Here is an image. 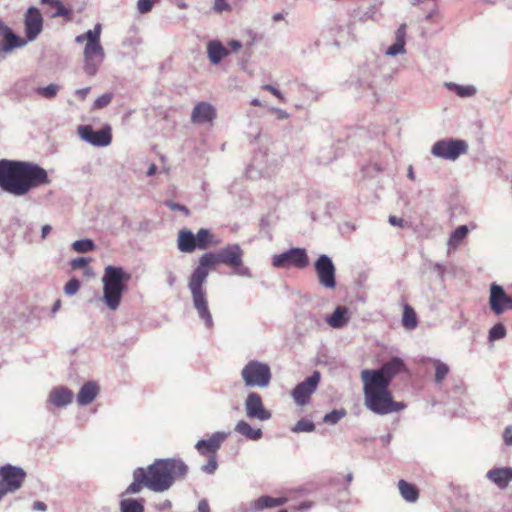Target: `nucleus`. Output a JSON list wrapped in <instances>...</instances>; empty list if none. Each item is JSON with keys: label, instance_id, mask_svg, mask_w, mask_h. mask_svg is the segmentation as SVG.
<instances>
[{"label": "nucleus", "instance_id": "1", "mask_svg": "<svg viewBox=\"0 0 512 512\" xmlns=\"http://www.w3.org/2000/svg\"><path fill=\"white\" fill-rule=\"evenodd\" d=\"M243 256L244 251L237 243L227 244L216 253L206 252L200 257L198 266L189 277L188 289L191 293L193 306L198 317L208 329H211L214 325L205 289L209 271L215 265L223 264L232 269L233 275L252 278L251 269L244 264Z\"/></svg>", "mask_w": 512, "mask_h": 512}, {"label": "nucleus", "instance_id": "2", "mask_svg": "<svg viewBox=\"0 0 512 512\" xmlns=\"http://www.w3.org/2000/svg\"><path fill=\"white\" fill-rule=\"evenodd\" d=\"M50 183L47 171L37 163L0 160V189L9 195L23 197L33 189Z\"/></svg>", "mask_w": 512, "mask_h": 512}, {"label": "nucleus", "instance_id": "3", "mask_svg": "<svg viewBox=\"0 0 512 512\" xmlns=\"http://www.w3.org/2000/svg\"><path fill=\"white\" fill-rule=\"evenodd\" d=\"M188 466L179 458L156 459L147 469V488L153 492H164L178 479L188 473Z\"/></svg>", "mask_w": 512, "mask_h": 512}, {"label": "nucleus", "instance_id": "4", "mask_svg": "<svg viewBox=\"0 0 512 512\" xmlns=\"http://www.w3.org/2000/svg\"><path fill=\"white\" fill-rule=\"evenodd\" d=\"M364 384L365 406L375 414L386 415L403 410L406 405L392 399L389 387L368 378H361Z\"/></svg>", "mask_w": 512, "mask_h": 512}, {"label": "nucleus", "instance_id": "5", "mask_svg": "<svg viewBox=\"0 0 512 512\" xmlns=\"http://www.w3.org/2000/svg\"><path fill=\"white\" fill-rule=\"evenodd\" d=\"M102 25L97 23L93 29L77 35L75 42L82 44L86 42L83 50V70L90 76H95L105 59V51L101 45L100 38Z\"/></svg>", "mask_w": 512, "mask_h": 512}, {"label": "nucleus", "instance_id": "6", "mask_svg": "<svg viewBox=\"0 0 512 512\" xmlns=\"http://www.w3.org/2000/svg\"><path fill=\"white\" fill-rule=\"evenodd\" d=\"M131 276L122 267L109 265L105 268L102 277L103 301L111 310H116L126 290V283Z\"/></svg>", "mask_w": 512, "mask_h": 512}, {"label": "nucleus", "instance_id": "7", "mask_svg": "<svg viewBox=\"0 0 512 512\" xmlns=\"http://www.w3.org/2000/svg\"><path fill=\"white\" fill-rule=\"evenodd\" d=\"M407 370L404 361L399 357H392L385 362L379 369H365L361 372V378H368L379 382L385 386L390 385L391 381L398 374Z\"/></svg>", "mask_w": 512, "mask_h": 512}, {"label": "nucleus", "instance_id": "8", "mask_svg": "<svg viewBox=\"0 0 512 512\" xmlns=\"http://www.w3.org/2000/svg\"><path fill=\"white\" fill-rule=\"evenodd\" d=\"M241 377L246 387H267L271 381V370L268 364L258 360H250L242 369Z\"/></svg>", "mask_w": 512, "mask_h": 512}, {"label": "nucleus", "instance_id": "9", "mask_svg": "<svg viewBox=\"0 0 512 512\" xmlns=\"http://www.w3.org/2000/svg\"><path fill=\"white\" fill-rule=\"evenodd\" d=\"M26 478V472L19 466L5 464L0 467V501L2 498L19 490Z\"/></svg>", "mask_w": 512, "mask_h": 512}, {"label": "nucleus", "instance_id": "10", "mask_svg": "<svg viewBox=\"0 0 512 512\" xmlns=\"http://www.w3.org/2000/svg\"><path fill=\"white\" fill-rule=\"evenodd\" d=\"M468 151V144L462 139L446 138L436 141L432 148L431 154L434 157L455 161L461 155Z\"/></svg>", "mask_w": 512, "mask_h": 512}, {"label": "nucleus", "instance_id": "11", "mask_svg": "<svg viewBox=\"0 0 512 512\" xmlns=\"http://www.w3.org/2000/svg\"><path fill=\"white\" fill-rule=\"evenodd\" d=\"M309 265V258L304 248L293 247L289 250L275 254L272 257V266L275 268L295 267L304 269Z\"/></svg>", "mask_w": 512, "mask_h": 512}, {"label": "nucleus", "instance_id": "12", "mask_svg": "<svg viewBox=\"0 0 512 512\" xmlns=\"http://www.w3.org/2000/svg\"><path fill=\"white\" fill-rule=\"evenodd\" d=\"M314 268L319 284L326 289H335L337 285L336 267L332 259L328 255L322 254L315 261Z\"/></svg>", "mask_w": 512, "mask_h": 512}, {"label": "nucleus", "instance_id": "13", "mask_svg": "<svg viewBox=\"0 0 512 512\" xmlns=\"http://www.w3.org/2000/svg\"><path fill=\"white\" fill-rule=\"evenodd\" d=\"M78 134L81 139L95 147H106L112 141L111 128L109 126L94 130L90 125H81L78 127Z\"/></svg>", "mask_w": 512, "mask_h": 512}, {"label": "nucleus", "instance_id": "14", "mask_svg": "<svg viewBox=\"0 0 512 512\" xmlns=\"http://www.w3.org/2000/svg\"><path fill=\"white\" fill-rule=\"evenodd\" d=\"M320 381V373L315 371L304 381L296 385L292 390V398L298 406H305L309 403L311 395L316 391Z\"/></svg>", "mask_w": 512, "mask_h": 512}, {"label": "nucleus", "instance_id": "15", "mask_svg": "<svg viewBox=\"0 0 512 512\" xmlns=\"http://www.w3.org/2000/svg\"><path fill=\"white\" fill-rule=\"evenodd\" d=\"M380 69L376 64H365L358 70L355 86L358 89H368L372 94H376V88L379 82Z\"/></svg>", "mask_w": 512, "mask_h": 512}, {"label": "nucleus", "instance_id": "16", "mask_svg": "<svg viewBox=\"0 0 512 512\" xmlns=\"http://www.w3.org/2000/svg\"><path fill=\"white\" fill-rule=\"evenodd\" d=\"M25 38L34 41L43 30V17L38 8L31 6L24 15Z\"/></svg>", "mask_w": 512, "mask_h": 512}, {"label": "nucleus", "instance_id": "17", "mask_svg": "<svg viewBox=\"0 0 512 512\" xmlns=\"http://www.w3.org/2000/svg\"><path fill=\"white\" fill-rule=\"evenodd\" d=\"M489 304L496 315H501L507 310H512V296L508 295L502 286L493 283L490 287Z\"/></svg>", "mask_w": 512, "mask_h": 512}, {"label": "nucleus", "instance_id": "18", "mask_svg": "<svg viewBox=\"0 0 512 512\" xmlns=\"http://www.w3.org/2000/svg\"><path fill=\"white\" fill-rule=\"evenodd\" d=\"M244 406L249 419L267 421L272 417V413L264 407L261 396L256 392L248 394Z\"/></svg>", "mask_w": 512, "mask_h": 512}, {"label": "nucleus", "instance_id": "19", "mask_svg": "<svg viewBox=\"0 0 512 512\" xmlns=\"http://www.w3.org/2000/svg\"><path fill=\"white\" fill-rule=\"evenodd\" d=\"M229 434V432H215L209 439L199 440L195 445V449L203 456L214 455Z\"/></svg>", "mask_w": 512, "mask_h": 512}, {"label": "nucleus", "instance_id": "20", "mask_svg": "<svg viewBox=\"0 0 512 512\" xmlns=\"http://www.w3.org/2000/svg\"><path fill=\"white\" fill-rule=\"evenodd\" d=\"M216 118V109L208 102H198L191 113V121L195 124L210 123Z\"/></svg>", "mask_w": 512, "mask_h": 512}, {"label": "nucleus", "instance_id": "21", "mask_svg": "<svg viewBox=\"0 0 512 512\" xmlns=\"http://www.w3.org/2000/svg\"><path fill=\"white\" fill-rule=\"evenodd\" d=\"M74 398L73 392L65 386L53 388L48 396L47 403L58 407H66L71 404Z\"/></svg>", "mask_w": 512, "mask_h": 512}, {"label": "nucleus", "instance_id": "22", "mask_svg": "<svg viewBox=\"0 0 512 512\" xmlns=\"http://www.w3.org/2000/svg\"><path fill=\"white\" fill-rule=\"evenodd\" d=\"M486 477L499 488H506L510 481H512V468H493L487 472Z\"/></svg>", "mask_w": 512, "mask_h": 512}, {"label": "nucleus", "instance_id": "23", "mask_svg": "<svg viewBox=\"0 0 512 512\" xmlns=\"http://www.w3.org/2000/svg\"><path fill=\"white\" fill-rule=\"evenodd\" d=\"M351 318V313L346 306L339 305L335 308L333 313L326 317V322L334 329L343 328L348 324Z\"/></svg>", "mask_w": 512, "mask_h": 512}, {"label": "nucleus", "instance_id": "24", "mask_svg": "<svg viewBox=\"0 0 512 512\" xmlns=\"http://www.w3.org/2000/svg\"><path fill=\"white\" fill-rule=\"evenodd\" d=\"M98 394L99 386L97 383L88 381L81 386L76 398L77 403L80 406H87L94 401Z\"/></svg>", "mask_w": 512, "mask_h": 512}, {"label": "nucleus", "instance_id": "25", "mask_svg": "<svg viewBox=\"0 0 512 512\" xmlns=\"http://www.w3.org/2000/svg\"><path fill=\"white\" fill-rule=\"evenodd\" d=\"M406 24H401L395 32V42L386 50L387 56H397L406 53Z\"/></svg>", "mask_w": 512, "mask_h": 512}, {"label": "nucleus", "instance_id": "26", "mask_svg": "<svg viewBox=\"0 0 512 512\" xmlns=\"http://www.w3.org/2000/svg\"><path fill=\"white\" fill-rule=\"evenodd\" d=\"M207 53L210 62L217 65L229 55V49L221 41L211 40L207 44Z\"/></svg>", "mask_w": 512, "mask_h": 512}, {"label": "nucleus", "instance_id": "27", "mask_svg": "<svg viewBox=\"0 0 512 512\" xmlns=\"http://www.w3.org/2000/svg\"><path fill=\"white\" fill-rule=\"evenodd\" d=\"M147 473L142 467H138L133 471V482L126 488L124 494H137L142 487H147Z\"/></svg>", "mask_w": 512, "mask_h": 512}, {"label": "nucleus", "instance_id": "28", "mask_svg": "<svg viewBox=\"0 0 512 512\" xmlns=\"http://www.w3.org/2000/svg\"><path fill=\"white\" fill-rule=\"evenodd\" d=\"M178 249L184 253H191L197 248L195 235L188 229H182L178 234Z\"/></svg>", "mask_w": 512, "mask_h": 512}, {"label": "nucleus", "instance_id": "29", "mask_svg": "<svg viewBox=\"0 0 512 512\" xmlns=\"http://www.w3.org/2000/svg\"><path fill=\"white\" fill-rule=\"evenodd\" d=\"M287 499L285 497H271V496H261L257 500L252 503L251 509L253 512H259L266 508H272L276 506L283 505Z\"/></svg>", "mask_w": 512, "mask_h": 512}, {"label": "nucleus", "instance_id": "30", "mask_svg": "<svg viewBox=\"0 0 512 512\" xmlns=\"http://www.w3.org/2000/svg\"><path fill=\"white\" fill-rule=\"evenodd\" d=\"M234 430L245 438L257 441L262 438L263 432L260 428H253L248 422L240 420L236 423Z\"/></svg>", "mask_w": 512, "mask_h": 512}, {"label": "nucleus", "instance_id": "31", "mask_svg": "<svg viewBox=\"0 0 512 512\" xmlns=\"http://www.w3.org/2000/svg\"><path fill=\"white\" fill-rule=\"evenodd\" d=\"M27 43L28 41L26 40V38H21L15 33H13L8 37L3 38L2 46L0 49L4 53H8L15 48H21L25 46Z\"/></svg>", "mask_w": 512, "mask_h": 512}, {"label": "nucleus", "instance_id": "32", "mask_svg": "<svg viewBox=\"0 0 512 512\" xmlns=\"http://www.w3.org/2000/svg\"><path fill=\"white\" fill-rule=\"evenodd\" d=\"M144 502L143 498L133 499L127 498L120 501V511L121 512H144Z\"/></svg>", "mask_w": 512, "mask_h": 512}, {"label": "nucleus", "instance_id": "33", "mask_svg": "<svg viewBox=\"0 0 512 512\" xmlns=\"http://www.w3.org/2000/svg\"><path fill=\"white\" fill-rule=\"evenodd\" d=\"M399 491L401 496L408 502H415L418 497L419 493L417 488L406 482L405 480H400L398 483Z\"/></svg>", "mask_w": 512, "mask_h": 512}, {"label": "nucleus", "instance_id": "34", "mask_svg": "<svg viewBox=\"0 0 512 512\" xmlns=\"http://www.w3.org/2000/svg\"><path fill=\"white\" fill-rule=\"evenodd\" d=\"M469 229L466 225L457 227L450 235L448 245L450 247H458V245L467 237Z\"/></svg>", "mask_w": 512, "mask_h": 512}, {"label": "nucleus", "instance_id": "35", "mask_svg": "<svg viewBox=\"0 0 512 512\" xmlns=\"http://www.w3.org/2000/svg\"><path fill=\"white\" fill-rule=\"evenodd\" d=\"M445 85L449 90L454 91L459 97H471L476 94V88L472 85L463 86L453 82H448Z\"/></svg>", "mask_w": 512, "mask_h": 512}, {"label": "nucleus", "instance_id": "36", "mask_svg": "<svg viewBox=\"0 0 512 512\" xmlns=\"http://www.w3.org/2000/svg\"><path fill=\"white\" fill-rule=\"evenodd\" d=\"M403 326L409 330L415 329L418 325V320L414 309L405 305L402 318Z\"/></svg>", "mask_w": 512, "mask_h": 512}, {"label": "nucleus", "instance_id": "37", "mask_svg": "<svg viewBox=\"0 0 512 512\" xmlns=\"http://www.w3.org/2000/svg\"><path fill=\"white\" fill-rule=\"evenodd\" d=\"M197 248L205 250L212 244V234L208 229L201 228L195 235Z\"/></svg>", "mask_w": 512, "mask_h": 512}, {"label": "nucleus", "instance_id": "38", "mask_svg": "<svg viewBox=\"0 0 512 512\" xmlns=\"http://www.w3.org/2000/svg\"><path fill=\"white\" fill-rule=\"evenodd\" d=\"M51 8L53 9V11L50 13L52 18L64 17L67 21L72 19L71 11L63 5L61 0H57V2H55Z\"/></svg>", "mask_w": 512, "mask_h": 512}, {"label": "nucleus", "instance_id": "39", "mask_svg": "<svg viewBox=\"0 0 512 512\" xmlns=\"http://www.w3.org/2000/svg\"><path fill=\"white\" fill-rule=\"evenodd\" d=\"M72 248L78 253H88L95 249V243L91 239H81L73 242Z\"/></svg>", "mask_w": 512, "mask_h": 512}, {"label": "nucleus", "instance_id": "40", "mask_svg": "<svg viewBox=\"0 0 512 512\" xmlns=\"http://www.w3.org/2000/svg\"><path fill=\"white\" fill-rule=\"evenodd\" d=\"M347 412L345 409H334L331 412L327 413L323 417V422L330 425L337 424L342 418L346 416Z\"/></svg>", "mask_w": 512, "mask_h": 512}, {"label": "nucleus", "instance_id": "41", "mask_svg": "<svg viewBox=\"0 0 512 512\" xmlns=\"http://www.w3.org/2000/svg\"><path fill=\"white\" fill-rule=\"evenodd\" d=\"M435 364V383L441 384L442 381L449 373V367L447 364L441 362L440 360H434Z\"/></svg>", "mask_w": 512, "mask_h": 512}, {"label": "nucleus", "instance_id": "42", "mask_svg": "<svg viewBox=\"0 0 512 512\" xmlns=\"http://www.w3.org/2000/svg\"><path fill=\"white\" fill-rule=\"evenodd\" d=\"M60 90V86L58 84H49L46 87H39L36 89L37 94L41 95L46 99L54 98L58 91Z\"/></svg>", "mask_w": 512, "mask_h": 512}, {"label": "nucleus", "instance_id": "43", "mask_svg": "<svg viewBox=\"0 0 512 512\" xmlns=\"http://www.w3.org/2000/svg\"><path fill=\"white\" fill-rule=\"evenodd\" d=\"M291 430L294 433L312 432L315 430V424L310 420L301 419L292 427Z\"/></svg>", "mask_w": 512, "mask_h": 512}, {"label": "nucleus", "instance_id": "44", "mask_svg": "<svg viewBox=\"0 0 512 512\" xmlns=\"http://www.w3.org/2000/svg\"><path fill=\"white\" fill-rule=\"evenodd\" d=\"M263 157H264L263 155H260L259 157L258 156L254 157L252 163L247 168V173H248L249 177H254V175H253L254 170H256L260 176H263V177L270 176V173L268 171L263 170L260 167L259 158H263Z\"/></svg>", "mask_w": 512, "mask_h": 512}, {"label": "nucleus", "instance_id": "45", "mask_svg": "<svg viewBox=\"0 0 512 512\" xmlns=\"http://www.w3.org/2000/svg\"><path fill=\"white\" fill-rule=\"evenodd\" d=\"M506 335V328L502 323L495 324L489 331L488 338L490 341H496L504 338Z\"/></svg>", "mask_w": 512, "mask_h": 512}, {"label": "nucleus", "instance_id": "46", "mask_svg": "<svg viewBox=\"0 0 512 512\" xmlns=\"http://www.w3.org/2000/svg\"><path fill=\"white\" fill-rule=\"evenodd\" d=\"M112 98H113L112 93H105V94L99 96L94 101L92 108L95 110L102 109V108L106 107L112 101Z\"/></svg>", "mask_w": 512, "mask_h": 512}, {"label": "nucleus", "instance_id": "47", "mask_svg": "<svg viewBox=\"0 0 512 512\" xmlns=\"http://www.w3.org/2000/svg\"><path fill=\"white\" fill-rule=\"evenodd\" d=\"M81 283L77 278L70 279L64 286V292L66 295L72 296L78 292Z\"/></svg>", "mask_w": 512, "mask_h": 512}, {"label": "nucleus", "instance_id": "48", "mask_svg": "<svg viewBox=\"0 0 512 512\" xmlns=\"http://www.w3.org/2000/svg\"><path fill=\"white\" fill-rule=\"evenodd\" d=\"M218 467V462H217V456L216 454L214 455H208V461L205 465H203L201 467V470L204 472V473H207V474H212L216 471Z\"/></svg>", "mask_w": 512, "mask_h": 512}, {"label": "nucleus", "instance_id": "49", "mask_svg": "<svg viewBox=\"0 0 512 512\" xmlns=\"http://www.w3.org/2000/svg\"><path fill=\"white\" fill-rule=\"evenodd\" d=\"M159 0H138L137 1V9L139 13L146 14L150 12L156 2Z\"/></svg>", "mask_w": 512, "mask_h": 512}, {"label": "nucleus", "instance_id": "50", "mask_svg": "<svg viewBox=\"0 0 512 512\" xmlns=\"http://www.w3.org/2000/svg\"><path fill=\"white\" fill-rule=\"evenodd\" d=\"M164 205L168 208H170L171 210L173 211H181L183 212L186 216H189L190 214V211L189 209L184 206V205H181L179 203H176V202H173V201H170V200H167L164 202Z\"/></svg>", "mask_w": 512, "mask_h": 512}, {"label": "nucleus", "instance_id": "51", "mask_svg": "<svg viewBox=\"0 0 512 512\" xmlns=\"http://www.w3.org/2000/svg\"><path fill=\"white\" fill-rule=\"evenodd\" d=\"M213 10L216 13H222L223 11H230L231 6L227 2V0H215L214 5H213Z\"/></svg>", "mask_w": 512, "mask_h": 512}, {"label": "nucleus", "instance_id": "52", "mask_svg": "<svg viewBox=\"0 0 512 512\" xmlns=\"http://www.w3.org/2000/svg\"><path fill=\"white\" fill-rule=\"evenodd\" d=\"M90 259L86 257H78L71 261V267L73 269H79L89 264Z\"/></svg>", "mask_w": 512, "mask_h": 512}, {"label": "nucleus", "instance_id": "53", "mask_svg": "<svg viewBox=\"0 0 512 512\" xmlns=\"http://www.w3.org/2000/svg\"><path fill=\"white\" fill-rule=\"evenodd\" d=\"M262 88L264 90H266V91L271 92L273 95H275L281 101L285 100L283 94L276 87H274L273 85L265 84V85L262 86Z\"/></svg>", "mask_w": 512, "mask_h": 512}, {"label": "nucleus", "instance_id": "54", "mask_svg": "<svg viewBox=\"0 0 512 512\" xmlns=\"http://www.w3.org/2000/svg\"><path fill=\"white\" fill-rule=\"evenodd\" d=\"M306 319L309 320L311 327L319 328L321 326V321L314 313H307Z\"/></svg>", "mask_w": 512, "mask_h": 512}, {"label": "nucleus", "instance_id": "55", "mask_svg": "<svg viewBox=\"0 0 512 512\" xmlns=\"http://www.w3.org/2000/svg\"><path fill=\"white\" fill-rule=\"evenodd\" d=\"M503 440L507 446H512V426H507L503 432Z\"/></svg>", "mask_w": 512, "mask_h": 512}, {"label": "nucleus", "instance_id": "56", "mask_svg": "<svg viewBox=\"0 0 512 512\" xmlns=\"http://www.w3.org/2000/svg\"><path fill=\"white\" fill-rule=\"evenodd\" d=\"M272 111L276 114L277 118L280 120L287 119L289 117V114L280 108H273Z\"/></svg>", "mask_w": 512, "mask_h": 512}, {"label": "nucleus", "instance_id": "57", "mask_svg": "<svg viewBox=\"0 0 512 512\" xmlns=\"http://www.w3.org/2000/svg\"><path fill=\"white\" fill-rule=\"evenodd\" d=\"M198 512H210V507L206 499H202L198 504Z\"/></svg>", "mask_w": 512, "mask_h": 512}, {"label": "nucleus", "instance_id": "58", "mask_svg": "<svg viewBox=\"0 0 512 512\" xmlns=\"http://www.w3.org/2000/svg\"><path fill=\"white\" fill-rule=\"evenodd\" d=\"M389 223L393 226H403V219L402 218H399V217H396V216H389V219H388Z\"/></svg>", "mask_w": 512, "mask_h": 512}, {"label": "nucleus", "instance_id": "59", "mask_svg": "<svg viewBox=\"0 0 512 512\" xmlns=\"http://www.w3.org/2000/svg\"><path fill=\"white\" fill-rule=\"evenodd\" d=\"M33 510L44 512L47 510V505L42 501H35L33 503Z\"/></svg>", "mask_w": 512, "mask_h": 512}, {"label": "nucleus", "instance_id": "60", "mask_svg": "<svg viewBox=\"0 0 512 512\" xmlns=\"http://www.w3.org/2000/svg\"><path fill=\"white\" fill-rule=\"evenodd\" d=\"M89 92H90V87L81 88V89H77L75 91V95L81 99H85L86 96L89 94Z\"/></svg>", "mask_w": 512, "mask_h": 512}, {"label": "nucleus", "instance_id": "61", "mask_svg": "<svg viewBox=\"0 0 512 512\" xmlns=\"http://www.w3.org/2000/svg\"><path fill=\"white\" fill-rule=\"evenodd\" d=\"M227 45L232 51H237L242 47V43L238 40H230Z\"/></svg>", "mask_w": 512, "mask_h": 512}, {"label": "nucleus", "instance_id": "62", "mask_svg": "<svg viewBox=\"0 0 512 512\" xmlns=\"http://www.w3.org/2000/svg\"><path fill=\"white\" fill-rule=\"evenodd\" d=\"M177 278L172 271L167 272V283L170 287L174 286Z\"/></svg>", "mask_w": 512, "mask_h": 512}, {"label": "nucleus", "instance_id": "63", "mask_svg": "<svg viewBox=\"0 0 512 512\" xmlns=\"http://www.w3.org/2000/svg\"><path fill=\"white\" fill-rule=\"evenodd\" d=\"M13 33H14L13 30L10 27H8L7 25H5V27L0 30V36L2 38L8 37Z\"/></svg>", "mask_w": 512, "mask_h": 512}, {"label": "nucleus", "instance_id": "64", "mask_svg": "<svg viewBox=\"0 0 512 512\" xmlns=\"http://www.w3.org/2000/svg\"><path fill=\"white\" fill-rule=\"evenodd\" d=\"M13 33H14L13 30L10 27H8L7 25H5V27L0 30V36L2 38L8 37Z\"/></svg>", "mask_w": 512, "mask_h": 512}]
</instances>
